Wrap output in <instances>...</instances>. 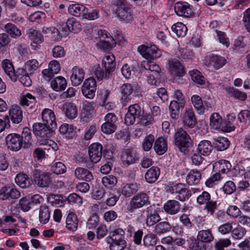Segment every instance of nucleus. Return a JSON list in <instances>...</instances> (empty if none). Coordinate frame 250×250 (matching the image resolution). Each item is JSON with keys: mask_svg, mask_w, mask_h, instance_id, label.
<instances>
[{"mask_svg": "<svg viewBox=\"0 0 250 250\" xmlns=\"http://www.w3.org/2000/svg\"><path fill=\"white\" fill-rule=\"evenodd\" d=\"M5 140L8 148L15 151L21 147L29 148L32 143L31 132L27 127L23 128L21 135L10 134L6 137Z\"/></svg>", "mask_w": 250, "mask_h": 250, "instance_id": "obj_1", "label": "nucleus"}, {"mask_svg": "<svg viewBox=\"0 0 250 250\" xmlns=\"http://www.w3.org/2000/svg\"><path fill=\"white\" fill-rule=\"evenodd\" d=\"M174 143L182 152L186 153L188 148L191 145V140L182 127L177 128L174 135Z\"/></svg>", "mask_w": 250, "mask_h": 250, "instance_id": "obj_2", "label": "nucleus"}, {"mask_svg": "<svg viewBox=\"0 0 250 250\" xmlns=\"http://www.w3.org/2000/svg\"><path fill=\"white\" fill-rule=\"evenodd\" d=\"M115 14L116 17L121 21L125 22H129L133 18L130 8L127 3L122 0H119L117 1Z\"/></svg>", "mask_w": 250, "mask_h": 250, "instance_id": "obj_3", "label": "nucleus"}, {"mask_svg": "<svg viewBox=\"0 0 250 250\" xmlns=\"http://www.w3.org/2000/svg\"><path fill=\"white\" fill-rule=\"evenodd\" d=\"M32 127L33 133L37 137L45 140L52 137L55 131L46 125L41 123L34 124Z\"/></svg>", "mask_w": 250, "mask_h": 250, "instance_id": "obj_4", "label": "nucleus"}, {"mask_svg": "<svg viewBox=\"0 0 250 250\" xmlns=\"http://www.w3.org/2000/svg\"><path fill=\"white\" fill-rule=\"evenodd\" d=\"M32 178L34 184L41 188L48 187L51 183L49 174L38 169L33 171Z\"/></svg>", "mask_w": 250, "mask_h": 250, "instance_id": "obj_5", "label": "nucleus"}, {"mask_svg": "<svg viewBox=\"0 0 250 250\" xmlns=\"http://www.w3.org/2000/svg\"><path fill=\"white\" fill-rule=\"evenodd\" d=\"M138 51L146 59H155L161 56L160 50L154 45L145 44L138 46Z\"/></svg>", "mask_w": 250, "mask_h": 250, "instance_id": "obj_6", "label": "nucleus"}, {"mask_svg": "<svg viewBox=\"0 0 250 250\" xmlns=\"http://www.w3.org/2000/svg\"><path fill=\"white\" fill-rule=\"evenodd\" d=\"M226 59L221 56L214 54L207 55L204 60V63L209 68L217 70L222 67L226 63Z\"/></svg>", "mask_w": 250, "mask_h": 250, "instance_id": "obj_7", "label": "nucleus"}, {"mask_svg": "<svg viewBox=\"0 0 250 250\" xmlns=\"http://www.w3.org/2000/svg\"><path fill=\"white\" fill-rule=\"evenodd\" d=\"M169 191L172 194H175L176 198L181 201L188 200L191 195V191L182 183L173 185L169 188Z\"/></svg>", "mask_w": 250, "mask_h": 250, "instance_id": "obj_8", "label": "nucleus"}, {"mask_svg": "<svg viewBox=\"0 0 250 250\" xmlns=\"http://www.w3.org/2000/svg\"><path fill=\"white\" fill-rule=\"evenodd\" d=\"M149 204V197L146 193L140 192L134 195L131 199L129 204V211H133L134 210L142 208Z\"/></svg>", "mask_w": 250, "mask_h": 250, "instance_id": "obj_9", "label": "nucleus"}, {"mask_svg": "<svg viewBox=\"0 0 250 250\" xmlns=\"http://www.w3.org/2000/svg\"><path fill=\"white\" fill-rule=\"evenodd\" d=\"M141 108L138 104H135L130 105L128 106L127 112L125 116V124L127 125H133L135 123L136 119H138L141 117Z\"/></svg>", "mask_w": 250, "mask_h": 250, "instance_id": "obj_10", "label": "nucleus"}, {"mask_svg": "<svg viewBox=\"0 0 250 250\" xmlns=\"http://www.w3.org/2000/svg\"><path fill=\"white\" fill-rule=\"evenodd\" d=\"M98 35L100 40L98 45L101 49L105 51L109 50L115 45L113 38L108 36L105 30H100L98 32Z\"/></svg>", "mask_w": 250, "mask_h": 250, "instance_id": "obj_11", "label": "nucleus"}, {"mask_svg": "<svg viewBox=\"0 0 250 250\" xmlns=\"http://www.w3.org/2000/svg\"><path fill=\"white\" fill-rule=\"evenodd\" d=\"M97 87L96 82L93 78H88L84 81L82 86V92L83 95L88 99L94 98Z\"/></svg>", "mask_w": 250, "mask_h": 250, "instance_id": "obj_12", "label": "nucleus"}, {"mask_svg": "<svg viewBox=\"0 0 250 250\" xmlns=\"http://www.w3.org/2000/svg\"><path fill=\"white\" fill-rule=\"evenodd\" d=\"M121 159L124 166H128L138 162L139 154L133 148L125 149L122 152Z\"/></svg>", "mask_w": 250, "mask_h": 250, "instance_id": "obj_13", "label": "nucleus"}, {"mask_svg": "<svg viewBox=\"0 0 250 250\" xmlns=\"http://www.w3.org/2000/svg\"><path fill=\"white\" fill-rule=\"evenodd\" d=\"M61 29L63 36L68 35L70 32L74 33L80 32L82 29V25L80 22L72 18L68 19L66 23L62 24Z\"/></svg>", "mask_w": 250, "mask_h": 250, "instance_id": "obj_14", "label": "nucleus"}, {"mask_svg": "<svg viewBox=\"0 0 250 250\" xmlns=\"http://www.w3.org/2000/svg\"><path fill=\"white\" fill-rule=\"evenodd\" d=\"M61 70V65L59 62L53 60L50 62L48 67L42 71L43 78L47 81H49L53 78L55 74H58Z\"/></svg>", "mask_w": 250, "mask_h": 250, "instance_id": "obj_15", "label": "nucleus"}, {"mask_svg": "<svg viewBox=\"0 0 250 250\" xmlns=\"http://www.w3.org/2000/svg\"><path fill=\"white\" fill-rule=\"evenodd\" d=\"M103 146L100 143H93L89 147L88 154L90 160L93 163L99 162L102 156Z\"/></svg>", "mask_w": 250, "mask_h": 250, "instance_id": "obj_16", "label": "nucleus"}, {"mask_svg": "<svg viewBox=\"0 0 250 250\" xmlns=\"http://www.w3.org/2000/svg\"><path fill=\"white\" fill-rule=\"evenodd\" d=\"M182 122L184 125L192 128L197 124L194 112L192 108H186L182 117Z\"/></svg>", "mask_w": 250, "mask_h": 250, "instance_id": "obj_17", "label": "nucleus"}, {"mask_svg": "<svg viewBox=\"0 0 250 250\" xmlns=\"http://www.w3.org/2000/svg\"><path fill=\"white\" fill-rule=\"evenodd\" d=\"M95 108V104L94 102H89L84 101L83 102L81 111V118L83 121L88 122L92 117Z\"/></svg>", "mask_w": 250, "mask_h": 250, "instance_id": "obj_18", "label": "nucleus"}, {"mask_svg": "<svg viewBox=\"0 0 250 250\" xmlns=\"http://www.w3.org/2000/svg\"><path fill=\"white\" fill-rule=\"evenodd\" d=\"M42 118L43 124L55 130L57 129L56 118L52 110L48 108L44 109L42 112Z\"/></svg>", "mask_w": 250, "mask_h": 250, "instance_id": "obj_19", "label": "nucleus"}, {"mask_svg": "<svg viewBox=\"0 0 250 250\" xmlns=\"http://www.w3.org/2000/svg\"><path fill=\"white\" fill-rule=\"evenodd\" d=\"M174 9L176 13L179 16L190 17L193 13L191 6L186 2H176Z\"/></svg>", "mask_w": 250, "mask_h": 250, "instance_id": "obj_20", "label": "nucleus"}, {"mask_svg": "<svg viewBox=\"0 0 250 250\" xmlns=\"http://www.w3.org/2000/svg\"><path fill=\"white\" fill-rule=\"evenodd\" d=\"M121 93V101L123 106H125L131 100V94L133 88L130 83H126L123 84L120 88Z\"/></svg>", "mask_w": 250, "mask_h": 250, "instance_id": "obj_21", "label": "nucleus"}, {"mask_svg": "<svg viewBox=\"0 0 250 250\" xmlns=\"http://www.w3.org/2000/svg\"><path fill=\"white\" fill-rule=\"evenodd\" d=\"M71 73L70 79L72 85L75 86L79 85L84 79V70L82 68L75 66L72 69Z\"/></svg>", "mask_w": 250, "mask_h": 250, "instance_id": "obj_22", "label": "nucleus"}, {"mask_svg": "<svg viewBox=\"0 0 250 250\" xmlns=\"http://www.w3.org/2000/svg\"><path fill=\"white\" fill-rule=\"evenodd\" d=\"M146 223L147 226L151 227L156 225L161 220V217L155 211H153L152 207L150 206L146 208Z\"/></svg>", "mask_w": 250, "mask_h": 250, "instance_id": "obj_23", "label": "nucleus"}, {"mask_svg": "<svg viewBox=\"0 0 250 250\" xmlns=\"http://www.w3.org/2000/svg\"><path fill=\"white\" fill-rule=\"evenodd\" d=\"M74 175L77 179L87 182H90L94 179L91 172L83 167H79L76 168L74 171Z\"/></svg>", "mask_w": 250, "mask_h": 250, "instance_id": "obj_24", "label": "nucleus"}, {"mask_svg": "<svg viewBox=\"0 0 250 250\" xmlns=\"http://www.w3.org/2000/svg\"><path fill=\"white\" fill-rule=\"evenodd\" d=\"M185 102H178L176 100L171 101L169 104L170 116L172 119L176 120L179 118L180 111L184 108Z\"/></svg>", "mask_w": 250, "mask_h": 250, "instance_id": "obj_25", "label": "nucleus"}, {"mask_svg": "<svg viewBox=\"0 0 250 250\" xmlns=\"http://www.w3.org/2000/svg\"><path fill=\"white\" fill-rule=\"evenodd\" d=\"M42 32L43 33L47 35V36L54 41H59L62 37L61 27L59 29L55 27H43Z\"/></svg>", "mask_w": 250, "mask_h": 250, "instance_id": "obj_26", "label": "nucleus"}, {"mask_svg": "<svg viewBox=\"0 0 250 250\" xmlns=\"http://www.w3.org/2000/svg\"><path fill=\"white\" fill-rule=\"evenodd\" d=\"M29 74V73L26 72L23 68H19L16 71V80L19 79L21 83L25 86H30L32 81Z\"/></svg>", "mask_w": 250, "mask_h": 250, "instance_id": "obj_27", "label": "nucleus"}, {"mask_svg": "<svg viewBox=\"0 0 250 250\" xmlns=\"http://www.w3.org/2000/svg\"><path fill=\"white\" fill-rule=\"evenodd\" d=\"M20 103L23 106L34 109L36 107V98L29 93L22 94L20 97Z\"/></svg>", "mask_w": 250, "mask_h": 250, "instance_id": "obj_28", "label": "nucleus"}, {"mask_svg": "<svg viewBox=\"0 0 250 250\" xmlns=\"http://www.w3.org/2000/svg\"><path fill=\"white\" fill-rule=\"evenodd\" d=\"M168 64L172 73L179 76H182L184 74V67L178 60L171 59L169 61Z\"/></svg>", "mask_w": 250, "mask_h": 250, "instance_id": "obj_29", "label": "nucleus"}, {"mask_svg": "<svg viewBox=\"0 0 250 250\" xmlns=\"http://www.w3.org/2000/svg\"><path fill=\"white\" fill-rule=\"evenodd\" d=\"M164 210L168 214L173 215L177 213L180 209V205L176 200L167 201L164 206Z\"/></svg>", "mask_w": 250, "mask_h": 250, "instance_id": "obj_30", "label": "nucleus"}, {"mask_svg": "<svg viewBox=\"0 0 250 250\" xmlns=\"http://www.w3.org/2000/svg\"><path fill=\"white\" fill-rule=\"evenodd\" d=\"M160 170L158 167H152L147 170L145 174V179L148 183H154L158 179Z\"/></svg>", "mask_w": 250, "mask_h": 250, "instance_id": "obj_31", "label": "nucleus"}, {"mask_svg": "<svg viewBox=\"0 0 250 250\" xmlns=\"http://www.w3.org/2000/svg\"><path fill=\"white\" fill-rule=\"evenodd\" d=\"M2 67L4 72L13 81H16V71L14 70L13 65L11 62L5 59L2 62Z\"/></svg>", "mask_w": 250, "mask_h": 250, "instance_id": "obj_32", "label": "nucleus"}, {"mask_svg": "<svg viewBox=\"0 0 250 250\" xmlns=\"http://www.w3.org/2000/svg\"><path fill=\"white\" fill-rule=\"evenodd\" d=\"M79 220L77 215L71 212L69 213L66 219V227L70 231H75L78 228Z\"/></svg>", "mask_w": 250, "mask_h": 250, "instance_id": "obj_33", "label": "nucleus"}, {"mask_svg": "<svg viewBox=\"0 0 250 250\" xmlns=\"http://www.w3.org/2000/svg\"><path fill=\"white\" fill-rule=\"evenodd\" d=\"M11 121L15 124L20 123L22 119V111L20 107L13 106L9 111Z\"/></svg>", "mask_w": 250, "mask_h": 250, "instance_id": "obj_34", "label": "nucleus"}, {"mask_svg": "<svg viewBox=\"0 0 250 250\" xmlns=\"http://www.w3.org/2000/svg\"><path fill=\"white\" fill-rule=\"evenodd\" d=\"M171 229V225L168 222H161L155 225L153 232L156 235H160L168 233L170 231Z\"/></svg>", "mask_w": 250, "mask_h": 250, "instance_id": "obj_35", "label": "nucleus"}, {"mask_svg": "<svg viewBox=\"0 0 250 250\" xmlns=\"http://www.w3.org/2000/svg\"><path fill=\"white\" fill-rule=\"evenodd\" d=\"M68 11L70 14L75 17H83L84 14L87 12V8L83 5L75 4L70 5Z\"/></svg>", "mask_w": 250, "mask_h": 250, "instance_id": "obj_36", "label": "nucleus"}, {"mask_svg": "<svg viewBox=\"0 0 250 250\" xmlns=\"http://www.w3.org/2000/svg\"><path fill=\"white\" fill-rule=\"evenodd\" d=\"M51 86L53 89L56 91L64 90L67 85L65 79L62 76L55 78L51 82Z\"/></svg>", "mask_w": 250, "mask_h": 250, "instance_id": "obj_37", "label": "nucleus"}, {"mask_svg": "<svg viewBox=\"0 0 250 250\" xmlns=\"http://www.w3.org/2000/svg\"><path fill=\"white\" fill-rule=\"evenodd\" d=\"M115 60V57L112 54L105 55L102 61V65L104 69L113 72L116 65Z\"/></svg>", "mask_w": 250, "mask_h": 250, "instance_id": "obj_38", "label": "nucleus"}, {"mask_svg": "<svg viewBox=\"0 0 250 250\" xmlns=\"http://www.w3.org/2000/svg\"><path fill=\"white\" fill-rule=\"evenodd\" d=\"M231 167V165L227 160H221L218 162H216L214 165V168H215L218 172L220 174H227L230 170Z\"/></svg>", "mask_w": 250, "mask_h": 250, "instance_id": "obj_39", "label": "nucleus"}, {"mask_svg": "<svg viewBox=\"0 0 250 250\" xmlns=\"http://www.w3.org/2000/svg\"><path fill=\"white\" fill-rule=\"evenodd\" d=\"M226 90L228 95L235 99L244 101L247 98V94L246 93L239 91L238 89L233 87H227Z\"/></svg>", "mask_w": 250, "mask_h": 250, "instance_id": "obj_40", "label": "nucleus"}, {"mask_svg": "<svg viewBox=\"0 0 250 250\" xmlns=\"http://www.w3.org/2000/svg\"><path fill=\"white\" fill-rule=\"evenodd\" d=\"M154 149L158 155L164 154L167 149L166 140L163 137L157 138L154 143Z\"/></svg>", "mask_w": 250, "mask_h": 250, "instance_id": "obj_41", "label": "nucleus"}, {"mask_svg": "<svg viewBox=\"0 0 250 250\" xmlns=\"http://www.w3.org/2000/svg\"><path fill=\"white\" fill-rule=\"evenodd\" d=\"M201 179V174L199 171L191 170L187 176L186 181L189 185H195L200 183Z\"/></svg>", "mask_w": 250, "mask_h": 250, "instance_id": "obj_42", "label": "nucleus"}, {"mask_svg": "<svg viewBox=\"0 0 250 250\" xmlns=\"http://www.w3.org/2000/svg\"><path fill=\"white\" fill-rule=\"evenodd\" d=\"M210 125L215 129H221L224 130L225 128L223 124L222 118L218 113H214L210 118Z\"/></svg>", "mask_w": 250, "mask_h": 250, "instance_id": "obj_43", "label": "nucleus"}, {"mask_svg": "<svg viewBox=\"0 0 250 250\" xmlns=\"http://www.w3.org/2000/svg\"><path fill=\"white\" fill-rule=\"evenodd\" d=\"M16 184L21 188H26L31 184V181L27 175L19 173L15 178Z\"/></svg>", "mask_w": 250, "mask_h": 250, "instance_id": "obj_44", "label": "nucleus"}, {"mask_svg": "<svg viewBox=\"0 0 250 250\" xmlns=\"http://www.w3.org/2000/svg\"><path fill=\"white\" fill-rule=\"evenodd\" d=\"M66 116L70 119H73L77 116V109L76 106L72 103H66L63 105Z\"/></svg>", "mask_w": 250, "mask_h": 250, "instance_id": "obj_45", "label": "nucleus"}, {"mask_svg": "<svg viewBox=\"0 0 250 250\" xmlns=\"http://www.w3.org/2000/svg\"><path fill=\"white\" fill-rule=\"evenodd\" d=\"M212 149V146L210 142L209 141L203 140L198 144V150L203 155H208L211 152Z\"/></svg>", "mask_w": 250, "mask_h": 250, "instance_id": "obj_46", "label": "nucleus"}, {"mask_svg": "<svg viewBox=\"0 0 250 250\" xmlns=\"http://www.w3.org/2000/svg\"><path fill=\"white\" fill-rule=\"evenodd\" d=\"M197 238L203 243H210L213 240L214 237L210 229H205L198 231Z\"/></svg>", "mask_w": 250, "mask_h": 250, "instance_id": "obj_47", "label": "nucleus"}, {"mask_svg": "<svg viewBox=\"0 0 250 250\" xmlns=\"http://www.w3.org/2000/svg\"><path fill=\"white\" fill-rule=\"evenodd\" d=\"M138 190V187L136 183H129L124 185L122 188V193L125 196L129 197L132 194L136 193Z\"/></svg>", "mask_w": 250, "mask_h": 250, "instance_id": "obj_48", "label": "nucleus"}, {"mask_svg": "<svg viewBox=\"0 0 250 250\" xmlns=\"http://www.w3.org/2000/svg\"><path fill=\"white\" fill-rule=\"evenodd\" d=\"M26 34L28 38L35 43H41L43 41V38L41 33L35 29L28 30Z\"/></svg>", "mask_w": 250, "mask_h": 250, "instance_id": "obj_49", "label": "nucleus"}, {"mask_svg": "<svg viewBox=\"0 0 250 250\" xmlns=\"http://www.w3.org/2000/svg\"><path fill=\"white\" fill-rule=\"evenodd\" d=\"M171 29L172 31L179 37H184L187 32L186 26L182 22H177L173 24Z\"/></svg>", "mask_w": 250, "mask_h": 250, "instance_id": "obj_50", "label": "nucleus"}, {"mask_svg": "<svg viewBox=\"0 0 250 250\" xmlns=\"http://www.w3.org/2000/svg\"><path fill=\"white\" fill-rule=\"evenodd\" d=\"M214 145L218 150L223 151L226 149L229 145L228 139L225 137H219L214 139Z\"/></svg>", "mask_w": 250, "mask_h": 250, "instance_id": "obj_51", "label": "nucleus"}, {"mask_svg": "<svg viewBox=\"0 0 250 250\" xmlns=\"http://www.w3.org/2000/svg\"><path fill=\"white\" fill-rule=\"evenodd\" d=\"M50 213L48 208L46 205L41 206L39 210V220L41 223L46 224L50 218Z\"/></svg>", "mask_w": 250, "mask_h": 250, "instance_id": "obj_52", "label": "nucleus"}, {"mask_svg": "<svg viewBox=\"0 0 250 250\" xmlns=\"http://www.w3.org/2000/svg\"><path fill=\"white\" fill-rule=\"evenodd\" d=\"M192 80L197 84L203 85L205 84L206 79L202 73L198 70L194 69L189 72Z\"/></svg>", "mask_w": 250, "mask_h": 250, "instance_id": "obj_53", "label": "nucleus"}, {"mask_svg": "<svg viewBox=\"0 0 250 250\" xmlns=\"http://www.w3.org/2000/svg\"><path fill=\"white\" fill-rule=\"evenodd\" d=\"M125 230L122 229L118 228L110 233L109 240L125 241L124 239Z\"/></svg>", "mask_w": 250, "mask_h": 250, "instance_id": "obj_54", "label": "nucleus"}, {"mask_svg": "<svg viewBox=\"0 0 250 250\" xmlns=\"http://www.w3.org/2000/svg\"><path fill=\"white\" fill-rule=\"evenodd\" d=\"M4 29L7 33L9 34L13 38L19 37L21 35V31L14 24L11 23L5 24Z\"/></svg>", "mask_w": 250, "mask_h": 250, "instance_id": "obj_55", "label": "nucleus"}, {"mask_svg": "<svg viewBox=\"0 0 250 250\" xmlns=\"http://www.w3.org/2000/svg\"><path fill=\"white\" fill-rule=\"evenodd\" d=\"M191 100L195 108L199 113H203L205 108L201 98L198 95H194L191 97Z\"/></svg>", "mask_w": 250, "mask_h": 250, "instance_id": "obj_56", "label": "nucleus"}, {"mask_svg": "<svg viewBox=\"0 0 250 250\" xmlns=\"http://www.w3.org/2000/svg\"><path fill=\"white\" fill-rule=\"evenodd\" d=\"M112 72L109 70H105L104 68L97 66L94 71L95 75L98 80L107 79L110 77V73Z\"/></svg>", "mask_w": 250, "mask_h": 250, "instance_id": "obj_57", "label": "nucleus"}, {"mask_svg": "<svg viewBox=\"0 0 250 250\" xmlns=\"http://www.w3.org/2000/svg\"><path fill=\"white\" fill-rule=\"evenodd\" d=\"M107 242L110 244L109 248L110 250H123L126 246L125 241H110L109 238H106Z\"/></svg>", "mask_w": 250, "mask_h": 250, "instance_id": "obj_58", "label": "nucleus"}, {"mask_svg": "<svg viewBox=\"0 0 250 250\" xmlns=\"http://www.w3.org/2000/svg\"><path fill=\"white\" fill-rule=\"evenodd\" d=\"M39 67V62L35 59H32L28 61L24 65V68L26 72L30 74L33 73Z\"/></svg>", "mask_w": 250, "mask_h": 250, "instance_id": "obj_59", "label": "nucleus"}, {"mask_svg": "<svg viewBox=\"0 0 250 250\" xmlns=\"http://www.w3.org/2000/svg\"><path fill=\"white\" fill-rule=\"evenodd\" d=\"M157 237L156 234L154 233H148L145 235L143 238L144 244L146 247L153 246L157 243Z\"/></svg>", "mask_w": 250, "mask_h": 250, "instance_id": "obj_60", "label": "nucleus"}, {"mask_svg": "<svg viewBox=\"0 0 250 250\" xmlns=\"http://www.w3.org/2000/svg\"><path fill=\"white\" fill-rule=\"evenodd\" d=\"M147 82L148 83L154 86H158L160 83V74L155 72V74H147Z\"/></svg>", "mask_w": 250, "mask_h": 250, "instance_id": "obj_61", "label": "nucleus"}, {"mask_svg": "<svg viewBox=\"0 0 250 250\" xmlns=\"http://www.w3.org/2000/svg\"><path fill=\"white\" fill-rule=\"evenodd\" d=\"M102 183L105 187L111 188L116 185L117 179L113 175H108L102 178Z\"/></svg>", "mask_w": 250, "mask_h": 250, "instance_id": "obj_62", "label": "nucleus"}, {"mask_svg": "<svg viewBox=\"0 0 250 250\" xmlns=\"http://www.w3.org/2000/svg\"><path fill=\"white\" fill-rule=\"evenodd\" d=\"M154 140V136L151 134H149L145 138L142 145L145 151H149L152 148Z\"/></svg>", "mask_w": 250, "mask_h": 250, "instance_id": "obj_63", "label": "nucleus"}, {"mask_svg": "<svg viewBox=\"0 0 250 250\" xmlns=\"http://www.w3.org/2000/svg\"><path fill=\"white\" fill-rule=\"evenodd\" d=\"M231 245L230 240L228 238L221 239L215 243V250H224V248L228 247Z\"/></svg>", "mask_w": 250, "mask_h": 250, "instance_id": "obj_64", "label": "nucleus"}]
</instances>
